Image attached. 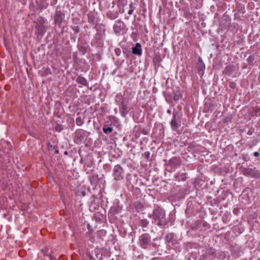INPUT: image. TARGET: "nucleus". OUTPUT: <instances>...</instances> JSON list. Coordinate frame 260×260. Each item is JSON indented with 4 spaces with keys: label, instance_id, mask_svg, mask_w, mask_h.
I'll return each instance as SVG.
<instances>
[{
    "label": "nucleus",
    "instance_id": "f257e3e1",
    "mask_svg": "<svg viewBox=\"0 0 260 260\" xmlns=\"http://www.w3.org/2000/svg\"><path fill=\"white\" fill-rule=\"evenodd\" d=\"M165 216V210L158 206L154 209L152 213L149 215L153 220V222H156L158 226L163 228L168 224Z\"/></svg>",
    "mask_w": 260,
    "mask_h": 260
},
{
    "label": "nucleus",
    "instance_id": "f03ea898",
    "mask_svg": "<svg viewBox=\"0 0 260 260\" xmlns=\"http://www.w3.org/2000/svg\"><path fill=\"white\" fill-rule=\"evenodd\" d=\"M182 114L178 111L174 110L172 113V118L170 122L172 129L174 132H177L179 127L181 125Z\"/></svg>",
    "mask_w": 260,
    "mask_h": 260
},
{
    "label": "nucleus",
    "instance_id": "7ed1b4c3",
    "mask_svg": "<svg viewBox=\"0 0 260 260\" xmlns=\"http://www.w3.org/2000/svg\"><path fill=\"white\" fill-rule=\"evenodd\" d=\"M35 28L36 29L35 33L37 35L42 37L47 30V27L46 25L45 19L40 16L36 22Z\"/></svg>",
    "mask_w": 260,
    "mask_h": 260
},
{
    "label": "nucleus",
    "instance_id": "20e7f679",
    "mask_svg": "<svg viewBox=\"0 0 260 260\" xmlns=\"http://www.w3.org/2000/svg\"><path fill=\"white\" fill-rule=\"evenodd\" d=\"M139 244L143 249H148L151 246V237L148 233H144L139 237Z\"/></svg>",
    "mask_w": 260,
    "mask_h": 260
},
{
    "label": "nucleus",
    "instance_id": "39448f33",
    "mask_svg": "<svg viewBox=\"0 0 260 260\" xmlns=\"http://www.w3.org/2000/svg\"><path fill=\"white\" fill-rule=\"evenodd\" d=\"M241 172L245 176L251 177L255 179H259L260 178V172L256 168L242 167L241 168Z\"/></svg>",
    "mask_w": 260,
    "mask_h": 260
},
{
    "label": "nucleus",
    "instance_id": "423d86ee",
    "mask_svg": "<svg viewBox=\"0 0 260 260\" xmlns=\"http://www.w3.org/2000/svg\"><path fill=\"white\" fill-rule=\"evenodd\" d=\"M113 176L116 181H121L123 179L124 176V171L120 165H116L113 170Z\"/></svg>",
    "mask_w": 260,
    "mask_h": 260
},
{
    "label": "nucleus",
    "instance_id": "0eeeda50",
    "mask_svg": "<svg viewBox=\"0 0 260 260\" xmlns=\"http://www.w3.org/2000/svg\"><path fill=\"white\" fill-rule=\"evenodd\" d=\"M182 162L180 158L179 157L174 156L169 160L167 166L168 168H170V170H169V171L172 172L179 168Z\"/></svg>",
    "mask_w": 260,
    "mask_h": 260
},
{
    "label": "nucleus",
    "instance_id": "6e6552de",
    "mask_svg": "<svg viewBox=\"0 0 260 260\" xmlns=\"http://www.w3.org/2000/svg\"><path fill=\"white\" fill-rule=\"evenodd\" d=\"M64 13L62 11L56 9L53 16V20L55 25L58 26L59 27H61L62 23L64 20Z\"/></svg>",
    "mask_w": 260,
    "mask_h": 260
},
{
    "label": "nucleus",
    "instance_id": "1a4fd4ad",
    "mask_svg": "<svg viewBox=\"0 0 260 260\" xmlns=\"http://www.w3.org/2000/svg\"><path fill=\"white\" fill-rule=\"evenodd\" d=\"M217 257V251L213 248L206 249L199 260H214Z\"/></svg>",
    "mask_w": 260,
    "mask_h": 260
},
{
    "label": "nucleus",
    "instance_id": "9d476101",
    "mask_svg": "<svg viewBox=\"0 0 260 260\" xmlns=\"http://www.w3.org/2000/svg\"><path fill=\"white\" fill-rule=\"evenodd\" d=\"M86 131L77 129L75 133L74 141L76 144L81 143L87 137Z\"/></svg>",
    "mask_w": 260,
    "mask_h": 260
},
{
    "label": "nucleus",
    "instance_id": "9b49d317",
    "mask_svg": "<svg viewBox=\"0 0 260 260\" xmlns=\"http://www.w3.org/2000/svg\"><path fill=\"white\" fill-rule=\"evenodd\" d=\"M95 27L96 28L97 32L95 35V38L98 42L101 43L105 35V26L103 24H101L98 27L95 26Z\"/></svg>",
    "mask_w": 260,
    "mask_h": 260
},
{
    "label": "nucleus",
    "instance_id": "f8f14e48",
    "mask_svg": "<svg viewBox=\"0 0 260 260\" xmlns=\"http://www.w3.org/2000/svg\"><path fill=\"white\" fill-rule=\"evenodd\" d=\"M125 25L123 21L118 20L114 25L113 30L116 34H122L124 32Z\"/></svg>",
    "mask_w": 260,
    "mask_h": 260
},
{
    "label": "nucleus",
    "instance_id": "ddd939ff",
    "mask_svg": "<svg viewBox=\"0 0 260 260\" xmlns=\"http://www.w3.org/2000/svg\"><path fill=\"white\" fill-rule=\"evenodd\" d=\"M128 100L125 102H123L119 105V111L121 116L125 117L128 113L129 109L128 107Z\"/></svg>",
    "mask_w": 260,
    "mask_h": 260
},
{
    "label": "nucleus",
    "instance_id": "4468645a",
    "mask_svg": "<svg viewBox=\"0 0 260 260\" xmlns=\"http://www.w3.org/2000/svg\"><path fill=\"white\" fill-rule=\"evenodd\" d=\"M200 147V145L193 141L188 144L187 151L189 152L197 153L199 151Z\"/></svg>",
    "mask_w": 260,
    "mask_h": 260
},
{
    "label": "nucleus",
    "instance_id": "2eb2a0df",
    "mask_svg": "<svg viewBox=\"0 0 260 260\" xmlns=\"http://www.w3.org/2000/svg\"><path fill=\"white\" fill-rule=\"evenodd\" d=\"M215 108V104L213 101L208 100L205 104L204 109L206 112H212Z\"/></svg>",
    "mask_w": 260,
    "mask_h": 260
},
{
    "label": "nucleus",
    "instance_id": "dca6fc26",
    "mask_svg": "<svg viewBox=\"0 0 260 260\" xmlns=\"http://www.w3.org/2000/svg\"><path fill=\"white\" fill-rule=\"evenodd\" d=\"M165 239L168 243L174 244L177 241L176 235L174 233H169L166 236Z\"/></svg>",
    "mask_w": 260,
    "mask_h": 260
},
{
    "label": "nucleus",
    "instance_id": "f3484780",
    "mask_svg": "<svg viewBox=\"0 0 260 260\" xmlns=\"http://www.w3.org/2000/svg\"><path fill=\"white\" fill-rule=\"evenodd\" d=\"M132 53L138 56H141L142 55V46L140 43H137L135 46L132 48Z\"/></svg>",
    "mask_w": 260,
    "mask_h": 260
},
{
    "label": "nucleus",
    "instance_id": "a211bd4d",
    "mask_svg": "<svg viewBox=\"0 0 260 260\" xmlns=\"http://www.w3.org/2000/svg\"><path fill=\"white\" fill-rule=\"evenodd\" d=\"M152 61L155 66L159 67L160 66V62L162 61L160 53L159 52L154 53Z\"/></svg>",
    "mask_w": 260,
    "mask_h": 260
},
{
    "label": "nucleus",
    "instance_id": "6ab92c4d",
    "mask_svg": "<svg viewBox=\"0 0 260 260\" xmlns=\"http://www.w3.org/2000/svg\"><path fill=\"white\" fill-rule=\"evenodd\" d=\"M196 68L199 74H202L205 69V64L201 57L198 58Z\"/></svg>",
    "mask_w": 260,
    "mask_h": 260
},
{
    "label": "nucleus",
    "instance_id": "aec40b11",
    "mask_svg": "<svg viewBox=\"0 0 260 260\" xmlns=\"http://www.w3.org/2000/svg\"><path fill=\"white\" fill-rule=\"evenodd\" d=\"M235 71V67L233 64H230L225 68L223 71V74L231 75Z\"/></svg>",
    "mask_w": 260,
    "mask_h": 260
},
{
    "label": "nucleus",
    "instance_id": "412c9836",
    "mask_svg": "<svg viewBox=\"0 0 260 260\" xmlns=\"http://www.w3.org/2000/svg\"><path fill=\"white\" fill-rule=\"evenodd\" d=\"M88 22L92 25H96L97 18L93 12H90L87 14Z\"/></svg>",
    "mask_w": 260,
    "mask_h": 260
},
{
    "label": "nucleus",
    "instance_id": "4be33fe9",
    "mask_svg": "<svg viewBox=\"0 0 260 260\" xmlns=\"http://www.w3.org/2000/svg\"><path fill=\"white\" fill-rule=\"evenodd\" d=\"M78 20H79V19L78 18H73L72 19V22L73 23V25H72L71 26V27L73 30V31H74V32L75 34H78L80 31V27L77 25H75V23L76 24H77V23H78L77 21H78Z\"/></svg>",
    "mask_w": 260,
    "mask_h": 260
},
{
    "label": "nucleus",
    "instance_id": "5701e85b",
    "mask_svg": "<svg viewBox=\"0 0 260 260\" xmlns=\"http://www.w3.org/2000/svg\"><path fill=\"white\" fill-rule=\"evenodd\" d=\"M89 181L90 184L92 186H96L99 183V176L97 174H93L89 177Z\"/></svg>",
    "mask_w": 260,
    "mask_h": 260
},
{
    "label": "nucleus",
    "instance_id": "b1692460",
    "mask_svg": "<svg viewBox=\"0 0 260 260\" xmlns=\"http://www.w3.org/2000/svg\"><path fill=\"white\" fill-rule=\"evenodd\" d=\"M133 206L135 207L136 212H139L143 209L144 207V203L136 201L133 203Z\"/></svg>",
    "mask_w": 260,
    "mask_h": 260
},
{
    "label": "nucleus",
    "instance_id": "393cba45",
    "mask_svg": "<svg viewBox=\"0 0 260 260\" xmlns=\"http://www.w3.org/2000/svg\"><path fill=\"white\" fill-rule=\"evenodd\" d=\"M106 15L107 17L111 20H114L118 17V13L116 11H109Z\"/></svg>",
    "mask_w": 260,
    "mask_h": 260
},
{
    "label": "nucleus",
    "instance_id": "a878e982",
    "mask_svg": "<svg viewBox=\"0 0 260 260\" xmlns=\"http://www.w3.org/2000/svg\"><path fill=\"white\" fill-rule=\"evenodd\" d=\"M76 82L83 86H87L88 85L87 81L86 79L81 76H79L77 78Z\"/></svg>",
    "mask_w": 260,
    "mask_h": 260
},
{
    "label": "nucleus",
    "instance_id": "bb28decb",
    "mask_svg": "<svg viewBox=\"0 0 260 260\" xmlns=\"http://www.w3.org/2000/svg\"><path fill=\"white\" fill-rule=\"evenodd\" d=\"M173 100L175 101H177L182 98V91L179 90H177L176 91H173Z\"/></svg>",
    "mask_w": 260,
    "mask_h": 260
},
{
    "label": "nucleus",
    "instance_id": "cd10ccee",
    "mask_svg": "<svg viewBox=\"0 0 260 260\" xmlns=\"http://www.w3.org/2000/svg\"><path fill=\"white\" fill-rule=\"evenodd\" d=\"M127 101H128V100L126 99H124L120 93L118 94L115 97V101L119 105L121 104V103H123V102H125Z\"/></svg>",
    "mask_w": 260,
    "mask_h": 260
},
{
    "label": "nucleus",
    "instance_id": "c85d7f7f",
    "mask_svg": "<svg viewBox=\"0 0 260 260\" xmlns=\"http://www.w3.org/2000/svg\"><path fill=\"white\" fill-rule=\"evenodd\" d=\"M107 232L104 230H100L97 232V237L98 238L104 240L103 237H105Z\"/></svg>",
    "mask_w": 260,
    "mask_h": 260
},
{
    "label": "nucleus",
    "instance_id": "c756f323",
    "mask_svg": "<svg viewBox=\"0 0 260 260\" xmlns=\"http://www.w3.org/2000/svg\"><path fill=\"white\" fill-rule=\"evenodd\" d=\"M123 53L125 55V58H129V56L131 54V51L129 49L127 48L126 47H122Z\"/></svg>",
    "mask_w": 260,
    "mask_h": 260
},
{
    "label": "nucleus",
    "instance_id": "7c9ffc66",
    "mask_svg": "<svg viewBox=\"0 0 260 260\" xmlns=\"http://www.w3.org/2000/svg\"><path fill=\"white\" fill-rule=\"evenodd\" d=\"M163 95L168 103H171L172 102V95L170 94L167 93L166 91H164Z\"/></svg>",
    "mask_w": 260,
    "mask_h": 260
},
{
    "label": "nucleus",
    "instance_id": "2f4dec72",
    "mask_svg": "<svg viewBox=\"0 0 260 260\" xmlns=\"http://www.w3.org/2000/svg\"><path fill=\"white\" fill-rule=\"evenodd\" d=\"M113 128L111 126H103V131L106 134H109L113 131Z\"/></svg>",
    "mask_w": 260,
    "mask_h": 260
},
{
    "label": "nucleus",
    "instance_id": "473e14b6",
    "mask_svg": "<svg viewBox=\"0 0 260 260\" xmlns=\"http://www.w3.org/2000/svg\"><path fill=\"white\" fill-rule=\"evenodd\" d=\"M94 253L95 256L98 258L100 257V260H103V255L104 254L103 253V252H101L100 251V249L99 248H96L94 251Z\"/></svg>",
    "mask_w": 260,
    "mask_h": 260
},
{
    "label": "nucleus",
    "instance_id": "72a5a7b5",
    "mask_svg": "<svg viewBox=\"0 0 260 260\" xmlns=\"http://www.w3.org/2000/svg\"><path fill=\"white\" fill-rule=\"evenodd\" d=\"M88 47L84 45L79 47V50L82 54L84 55L87 51Z\"/></svg>",
    "mask_w": 260,
    "mask_h": 260
},
{
    "label": "nucleus",
    "instance_id": "f704fd0d",
    "mask_svg": "<svg viewBox=\"0 0 260 260\" xmlns=\"http://www.w3.org/2000/svg\"><path fill=\"white\" fill-rule=\"evenodd\" d=\"M176 178L178 179V181H185L187 178L186 176V174L182 173L181 174H178Z\"/></svg>",
    "mask_w": 260,
    "mask_h": 260
},
{
    "label": "nucleus",
    "instance_id": "c9c22d12",
    "mask_svg": "<svg viewBox=\"0 0 260 260\" xmlns=\"http://www.w3.org/2000/svg\"><path fill=\"white\" fill-rule=\"evenodd\" d=\"M140 222L142 228H146L149 224V221L147 219H142Z\"/></svg>",
    "mask_w": 260,
    "mask_h": 260
},
{
    "label": "nucleus",
    "instance_id": "e433bc0d",
    "mask_svg": "<svg viewBox=\"0 0 260 260\" xmlns=\"http://www.w3.org/2000/svg\"><path fill=\"white\" fill-rule=\"evenodd\" d=\"M143 134L145 135H148V129L146 127H139V133H138V135H140V134Z\"/></svg>",
    "mask_w": 260,
    "mask_h": 260
},
{
    "label": "nucleus",
    "instance_id": "4c0bfd02",
    "mask_svg": "<svg viewBox=\"0 0 260 260\" xmlns=\"http://www.w3.org/2000/svg\"><path fill=\"white\" fill-rule=\"evenodd\" d=\"M255 60V56L254 55H251L247 59V62L250 64H253V62Z\"/></svg>",
    "mask_w": 260,
    "mask_h": 260
},
{
    "label": "nucleus",
    "instance_id": "58836bf2",
    "mask_svg": "<svg viewBox=\"0 0 260 260\" xmlns=\"http://www.w3.org/2000/svg\"><path fill=\"white\" fill-rule=\"evenodd\" d=\"M107 118L108 119V120H109L112 123H114V122H116L117 121V118L114 116H112V115L109 116L107 117Z\"/></svg>",
    "mask_w": 260,
    "mask_h": 260
},
{
    "label": "nucleus",
    "instance_id": "ea45409f",
    "mask_svg": "<svg viewBox=\"0 0 260 260\" xmlns=\"http://www.w3.org/2000/svg\"><path fill=\"white\" fill-rule=\"evenodd\" d=\"M76 123L77 125L80 126L83 124L84 122L80 117H78L76 119Z\"/></svg>",
    "mask_w": 260,
    "mask_h": 260
},
{
    "label": "nucleus",
    "instance_id": "a19ab883",
    "mask_svg": "<svg viewBox=\"0 0 260 260\" xmlns=\"http://www.w3.org/2000/svg\"><path fill=\"white\" fill-rule=\"evenodd\" d=\"M184 16L188 18H191L192 17V14L191 12H190L189 11H185L184 12Z\"/></svg>",
    "mask_w": 260,
    "mask_h": 260
},
{
    "label": "nucleus",
    "instance_id": "79ce46f5",
    "mask_svg": "<svg viewBox=\"0 0 260 260\" xmlns=\"http://www.w3.org/2000/svg\"><path fill=\"white\" fill-rule=\"evenodd\" d=\"M127 0H118V5L124 7L127 5Z\"/></svg>",
    "mask_w": 260,
    "mask_h": 260
},
{
    "label": "nucleus",
    "instance_id": "37998d69",
    "mask_svg": "<svg viewBox=\"0 0 260 260\" xmlns=\"http://www.w3.org/2000/svg\"><path fill=\"white\" fill-rule=\"evenodd\" d=\"M56 131L60 132L63 129V127L61 124L57 123L55 127Z\"/></svg>",
    "mask_w": 260,
    "mask_h": 260
},
{
    "label": "nucleus",
    "instance_id": "c03bdc74",
    "mask_svg": "<svg viewBox=\"0 0 260 260\" xmlns=\"http://www.w3.org/2000/svg\"><path fill=\"white\" fill-rule=\"evenodd\" d=\"M223 122L225 123L232 122V117L231 116H226L223 119Z\"/></svg>",
    "mask_w": 260,
    "mask_h": 260
},
{
    "label": "nucleus",
    "instance_id": "a18cd8bd",
    "mask_svg": "<svg viewBox=\"0 0 260 260\" xmlns=\"http://www.w3.org/2000/svg\"><path fill=\"white\" fill-rule=\"evenodd\" d=\"M48 149L49 150H52L53 149L57 148V146L56 145H55V146L52 145V144H51L50 142H49L48 143Z\"/></svg>",
    "mask_w": 260,
    "mask_h": 260
},
{
    "label": "nucleus",
    "instance_id": "49530a36",
    "mask_svg": "<svg viewBox=\"0 0 260 260\" xmlns=\"http://www.w3.org/2000/svg\"><path fill=\"white\" fill-rule=\"evenodd\" d=\"M115 54H116V55L117 56L120 55V54L121 53V49L120 48H115Z\"/></svg>",
    "mask_w": 260,
    "mask_h": 260
},
{
    "label": "nucleus",
    "instance_id": "de8ad7c7",
    "mask_svg": "<svg viewBox=\"0 0 260 260\" xmlns=\"http://www.w3.org/2000/svg\"><path fill=\"white\" fill-rule=\"evenodd\" d=\"M242 158L245 161H248L250 159L249 157L247 154L243 155Z\"/></svg>",
    "mask_w": 260,
    "mask_h": 260
},
{
    "label": "nucleus",
    "instance_id": "09e8293b",
    "mask_svg": "<svg viewBox=\"0 0 260 260\" xmlns=\"http://www.w3.org/2000/svg\"><path fill=\"white\" fill-rule=\"evenodd\" d=\"M87 227L89 233L92 234L94 232L93 228L91 227L89 223L87 224Z\"/></svg>",
    "mask_w": 260,
    "mask_h": 260
},
{
    "label": "nucleus",
    "instance_id": "8fccbe9b",
    "mask_svg": "<svg viewBox=\"0 0 260 260\" xmlns=\"http://www.w3.org/2000/svg\"><path fill=\"white\" fill-rule=\"evenodd\" d=\"M236 84L234 82H230L229 87L232 89H235L236 87Z\"/></svg>",
    "mask_w": 260,
    "mask_h": 260
},
{
    "label": "nucleus",
    "instance_id": "3c124183",
    "mask_svg": "<svg viewBox=\"0 0 260 260\" xmlns=\"http://www.w3.org/2000/svg\"><path fill=\"white\" fill-rule=\"evenodd\" d=\"M86 255L88 256V257L89 258V260H95L94 258L91 254V253L89 251L87 252Z\"/></svg>",
    "mask_w": 260,
    "mask_h": 260
},
{
    "label": "nucleus",
    "instance_id": "603ef678",
    "mask_svg": "<svg viewBox=\"0 0 260 260\" xmlns=\"http://www.w3.org/2000/svg\"><path fill=\"white\" fill-rule=\"evenodd\" d=\"M145 157L149 160L150 159V152L149 151H146L144 153Z\"/></svg>",
    "mask_w": 260,
    "mask_h": 260
},
{
    "label": "nucleus",
    "instance_id": "864d4df0",
    "mask_svg": "<svg viewBox=\"0 0 260 260\" xmlns=\"http://www.w3.org/2000/svg\"><path fill=\"white\" fill-rule=\"evenodd\" d=\"M3 144H7L8 146V149H11V148H12V146L11 145V144H10V143H9L8 142H7V141H4L3 142Z\"/></svg>",
    "mask_w": 260,
    "mask_h": 260
},
{
    "label": "nucleus",
    "instance_id": "5fc2aeb1",
    "mask_svg": "<svg viewBox=\"0 0 260 260\" xmlns=\"http://www.w3.org/2000/svg\"><path fill=\"white\" fill-rule=\"evenodd\" d=\"M113 123L111 122L109 120H107L106 121L105 124L104 125V126H111Z\"/></svg>",
    "mask_w": 260,
    "mask_h": 260
},
{
    "label": "nucleus",
    "instance_id": "6e6d98bb",
    "mask_svg": "<svg viewBox=\"0 0 260 260\" xmlns=\"http://www.w3.org/2000/svg\"><path fill=\"white\" fill-rule=\"evenodd\" d=\"M218 253L219 254V256H220V258L223 259V258H225V253L224 252H219Z\"/></svg>",
    "mask_w": 260,
    "mask_h": 260
},
{
    "label": "nucleus",
    "instance_id": "4d7b16f0",
    "mask_svg": "<svg viewBox=\"0 0 260 260\" xmlns=\"http://www.w3.org/2000/svg\"><path fill=\"white\" fill-rule=\"evenodd\" d=\"M126 70L130 73H133L134 72V70L133 69V66H131L130 67L128 68L127 69H126Z\"/></svg>",
    "mask_w": 260,
    "mask_h": 260
},
{
    "label": "nucleus",
    "instance_id": "13d9d810",
    "mask_svg": "<svg viewBox=\"0 0 260 260\" xmlns=\"http://www.w3.org/2000/svg\"><path fill=\"white\" fill-rule=\"evenodd\" d=\"M129 9L134 10L135 9V7H134L133 3H131L129 6Z\"/></svg>",
    "mask_w": 260,
    "mask_h": 260
},
{
    "label": "nucleus",
    "instance_id": "bf43d9fd",
    "mask_svg": "<svg viewBox=\"0 0 260 260\" xmlns=\"http://www.w3.org/2000/svg\"><path fill=\"white\" fill-rule=\"evenodd\" d=\"M151 246L155 248H158L159 247V245H157L155 243H152L151 242Z\"/></svg>",
    "mask_w": 260,
    "mask_h": 260
},
{
    "label": "nucleus",
    "instance_id": "052dcab7",
    "mask_svg": "<svg viewBox=\"0 0 260 260\" xmlns=\"http://www.w3.org/2000/svg\"><path fill=\"white\" fill-rule=\"evenodd\" d=\"M47 251H48L47 250H45V249H42V250H41L42 252L43 253V254H44L45 256V255H46V256H49V255L46 253V252H47Z\"/></svg>",
    "mask_w": 260,
    "mask_h": 260
},
{
    "label": "nucleus",
    "instance_id": "680f3d73",
    "mask_svg": "<svg viewBox=\"0 0 260 260\" xmlns=\"http://www.w3.org/2000/svg\"><path fill=\"white\" fill-rule=\"evenodd\" d=\"M45 73L46 75L50 74L51 73L50 70L49 69H45Z\"/></svg>",
    "mask_w": 260,
    "mask_h": 260
},
{
    "label": "nucleus",
    "instance_id": "e2e57ef3",
    "mask_svg": "<svg viewBox=\"0 0 260 260\" xmlns=\"http://www.w3.org/2000/svg\"><path fill=\"white\" fill-rule=\"evenodd\" d=\"M50 258L51 260H58L55 257L52 256V255H50Z\"/></svg>",
    "mask_w": 260,
    "mask_h": 260
},
{
    "label": "nucleus",
    "instance_id": "0e129e2a",
    "mask_svg": "<svg viewBox=\"0 0 260 260\" xmlns=\"http://www.w3.org/2000/svg\"><path fill=\"white\" fill-rule=\"evenodd\" d=\"M253 155H254L255 157H258V156H259V152H254V153H253Z\"/></svg>",
    "mask_w": 260,
    "mask_h": 260
},
{
    "label": "nucleus",
    "instance_id": "69168bd1",
    "mask_svg": "<svg viewBox=\"0 0 260 260\" xmlns=\"http://www.w3.org/2000/svg\"><path fill=\"white\" fill-rule=\"evenodd\" d=\"M95 56L97 57V59L98 60L101 59V55H100V54H96Z\"/></svg>",
    "mask_w": 260,
    "mask_h": 260
},
{
    "label": "nucleus",
    "instance_id": "338daca9",
    "mask_svg": "<svg viewBox=\"0 0 260 260\" xmlns=\"http://www.w3.org/2000/svg\"><path fill=\"white\" fill-rule=\"evenodd\" d=\"M253 134V131H252L251 130H249L247 133V134L248 135H251L252 134Z\"/></svg>",
    "mask_w": 260,
    "mask_h": 260
},
{
    "label": "nucleus",
    "instance_id": "774afa93",
    "mask_svg": "<svg viewBox=\"0 0 260 260\" xmlns=\"http://www.w3.org/2000/svg\"><path fill=\"white\" fill-rule=\"evenodd\" d=\"M81 194L82 197H84L86 195V191L85 190H83L81 192Z\"/></svg>",
    "mask_w": 260,
    "mask_h": 260
}]
</instances>
